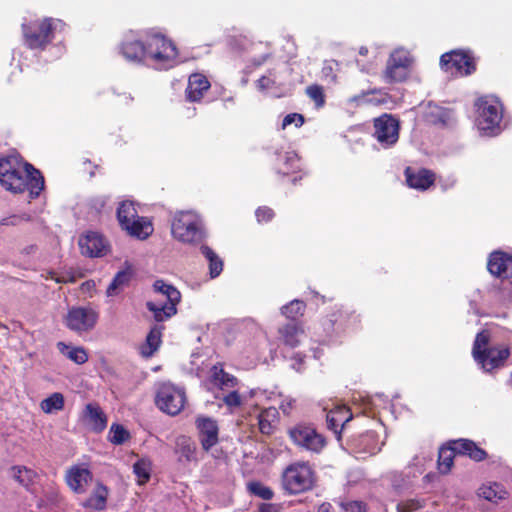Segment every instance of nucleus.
<instances>
[{"mask_svg":"<svg viewBox=\"0 0 512 512\" xmlns=\"http://www.w3.org/2000/svg\"><path fill=\"white\" fill-rule=\"evenodd\" d=\"M0 184L14 194L28 192L30 199L38 198L45 187L42 173L15 155L0 158Z\"/></svg>","mask_w":512,"mask_h":512,"instance_id":"f257e3e1","label":"nucleus"},{"mask_svg":"<svg viewBox=\"0 0 512 512\" xmlns=\"http://www.w3.org/2000/svg\"><path fill=\"white\" fill-rule=\"evenodd\" d=\"M66 23L60 19L45 17L21 25L24 43L31 50L44 51L55 39L57 32H63Z\"/></svg>","mask_w":512,"mask_h":512,"instance_id":"f03ea898","label":"nucleus"},{"mask_svg":"<svg viewBox=\"0 0 512 512\" xmlns=\"http://www.w3.org/2000/svg\"><path fill=\"white\" fill-rule=\"evenodd\" d=\"M490 332L482 330L476 334L472 355L474 360L486 372H491L502 367L510 356V349L507 346H489Z\"/></svg>","mask_w":512,"mask_h":512,"instance_id":"7ed1b4c3","label":"nucleus"},{"mask_svg":"<svg viewBox=\"0 0 512 512\" xmlns=\"http://www.w3.org/2000/svg\"><path fill=\"white\" fill-rule=\"evenodd\" d=\"M476 124L485 135L494 136L501 130L503 104L494 95H484L476 99Z\"/></svg>","mask_w":512,"mask_h":512,"instance_id":"20e7f679","label":"nucleus"},{"mask_svg":"<svg viewBox=\"0 0 512 512\" xmlns=\"http://www.w3.org/2000/svg\"><path fill=\"white\" fill-rule=\"evenodd\" d=\"M316 474L312 466L305 461L289 464L281 474L282 489L289 495H298L314 488Z\"/></svg>","mask_w":512,"mask_h":512,"instance_id":"39448f33","label":"nucleus"},{"mask_svg":"<svg viewBox=\"0 0 512 512\" xmlns=\"http://www.w3.org/2000/svg\"><path fill=\"white\" fill-rule=\"evenodd\" d=\"M178 50L172 40L159 33H147V59L156 69L174 66Z\"/></svg>","mask_w":512,"mask_h":512,"instance_id":"423d86ee","label":"nucleus"},{"mask_svg":"<svg viewBox=\"0 0 512 512\" xmlns=\"http://www.w3.org/2000/svg\"><path fill=\"white\" fill-rule=\"evenodd\" d=\"M171 232L175 239L187 244L202 241L204 233L199 216L190 211H182L175 215Z\"/></svg>","mask_w":512,"mask_h":512,"instance_id":"0eeeda50","label":"nucleus"},{"mask_svg":"<svg viewBox=\"0 0 512 512\" xmlns=\"http://www.w3.org/2000/svg\"><path fill=\"white\" fill-rule=\"evenodd\" d=\"M154 291L167 298V302L156 304L149 301L146 303L147 309L153 313V318L157 322H164L177 313V305L181 301L180 291L164 280H156L153 284Z\"/></svg>","mask_w":512,"mask_h":512,"instance_id":"6e6552de","label":"nucleus"},{"mask_svg":"<svg viewBox=\"0 0 512 512\" xmlns=\"http://www.w3.org/2000/svg\"><path fill=\"white\" fill-rule=\"evenodd\" d=\"M290 441L299 449L320 454L327 445L326 438L312 424L297 423L288 428Z\"/></svg>","mask_w":512,"mask_h":512,"instance_id":"1a4fd4ad","label":"nucleus"},{"mask_svg":"<svg viewBox=\"0 0 512 512\" xmlns=\"http://www.w3.org/2000/svg\"><path fill=\"white\" fill-rule=\"evenodd\" d=\"M99 312L92 306H73L68 309L63 322L67 329L82 336L97 325Z\"/></svg>","mask_w":512,"mask_h":512,"instance_id":"9d476101","label":"nucleus"},{"mask_svg":"<svg viewBox=\"0 0 512 512\" xmlns=\"http://www.w3.org/2000/svg\"><path fill=\"white\" fill-rule=\"evenodd\" d=\"M155 404L162 412L176 416L185 407V390L171 383H162L157 388Z\"/></svg>","mask_w":512,"mask_h":512,"instance_id":"9b49d317","label":"nucleus"},{"mask_svg":"<svg viewBox=\"0 0 512 512\" xmlns=\"http://www.w3.org/2000/svg\"><path fill=\"white\" fill-rule=\"evenodd\" d=\"M412 64L413 58L409 51L403 48L393 50L383 71L385 82L394 84L406 81L409 78Z\"/></svg>","mask_w":512,"mask_h":512,"instance_id":"f8f14e48","label":"nucleus"},{"mask_svg":"<svg viewBox=\"0 0 512 512\" xmlns=\"http://www.w3.org/2000/svg\"><path fill=\"white\" fill-rule=\"evenodd\" d=\"M440 67L452 75L468 76L476 71V61L471 51L455 49L441 55Z\"/></svg>","mask_w":512,"mask_h":512,"instance_id":"ddd939ff","label":"nucleus"},{"mask_svg":"<svg viewBox=\"0 0 512 512\" xmlns=\"http://www.w3.org/2000/svg\"><path fill=\"white\" fill-rule=\"evenodd\" d=\"M372 136L382 148H390L399 140L400 122L392 114L383 113L373 119Z\"/></svg>","mask_w":512,"mask_h":512,"instance_id":"4468645a","label":"nucleus"},{"mask_svg":"<svg viewBox=\"0 0 512 512\" xmlns=\"http://www.w3.org/2000/svg\"><path fill=\"white\" fill-rule=\"evenodd\" d=\"M359 324V315L342 305L334 306L323 320V327L328 332H344L358 327Z\"/></svg>","mask_w":512,"mask_h":512,"instance_id":"2eb2a0df","label":"nucleus"},{"mask_svg":"<svg viewBox=\"0 0 512 512\" xmlns=\"http://www.w3.org/2000/svg\"><path fill=\"white\" fill-rule=\"evenodd\" d=\"M119 53L128 62L143 63L147 59V36L144 40L138 32L129 31L119 45Z\"/></svg>","mask_w":512,"mask_h":512,"instance_id":"dca6fc26","label":"nucleus"},{"mask_svg":"<svg viewBox=\"0 0 512 512\" xmlns=\"http://www.w3.org/2000/svg\"><path fill=\"white\" fill-rule=\"evenodd\" d=\"M195 425L202 449L206 452L210 451L219 441V427L217 421L211 417L199 416L195 420Z\"/></svg>","mask_w":512,"mask_h":512,"instance_id":"f3484780","label":"nucleus"},{"mask_svg":"<svg viewBox=\"0 0 512 512\" xmlns=\"http://www.w3.org/2000/svg\"><path fill=\"white\" fill-rule=\"evenodd\" d=\"M92 479V472L89 468L84 467L83 465L71 466L65 475L67 485L77 494L85 493L88 485L92 482Z\"/></svg>","mask_w":512,"mask_h":512,"instance_id":"a211bd4d","label":"nucleus"},{"mask_svg":"<svg viewBox=\"0 0 512 512\" xmlns=\"http://www.w3.org/2000/svg\"><path fill=\"white\" fill-rule=\"evenodd\" d=\"M79 248L82 255L87 257H102L109 251L108 244L102 235L96 232H88L79 238Z\"/></svg>","mask_w":512,"mask_h":512,"instance_id":"6ab92c4d","label":"nucleus"},{"mask_svg":"<svg viewBox=\"0 0 512 512\" xmlns=\"http://www.w3.org/2000/svg\"><path fill=\"white\" fill-rule=\"evenodd\" d=\"M487 269L498 278H512V255L503 251L492 252L488 258Z\"/></svg>","mask_w":512,"mask_h":512,"instance_id":"aec40b11","label":"nucleus"},{"mask_svg":"<svg viewBox=\"0 0 512 512\" xmlns=\"http://www.w3.org/2000/svg\"><path fill=\"white\" fill-rule=\"evenodd\" d=\"M405 180L410 188L425 191L434 185L436 180L435 173L427 168L418 170L408 166L404 170Z\"/></svg>","mask_w":512,"mask_h":512,"instance_id":"412c9836","label":"nucleus"},{"mask_svg":"<svg viewBox=\"0 0 512 512\" xmlns=\"http://www.w3.org/2000/svg\"><path fill=\"white\" fill-rule=\"evenodd\" d=\"M210 87V81L204 74L192 73L188 78L187 87L185 89V99L188 102L199 103Z\"/></svg>","mask_w":512,"mask_h":512,"instance_id":"4be33fe9","label":"nucleus"},{"mask_svg":"<svg viewBox=\"0 0 512 512\" xmlns=\"http://www.w3.org/2000/svg\"><path fill=\"white\" fill-rule=\"evenodd\" d=\"M82 419L96 433L104 431L108 423L105 412L97 402L88 403L85 406L82 412Z\"/></svg>","mask_w":512,"mask_h":512,"instance_id":"5701e85b","label":"nucleus"},{"mask_svg":"<svg viewBox=\"0 0 512 512\" xmlns=\"http://www.w3.org/2000/svg\"><path fill=\"white\" fill-rule=\"evenodd\" d=\"M279 340L285 347L294 349L298 347L305 337L303 327L298 322H289L278 329Z\"/></svg>","mask_w":512,"mask_h":512,"instance_id":"b1692460","label":"nucleus"},{"mask_svg":"<svg viewBox=\"0 0 512 512\" xmlns=\"http://www.w3.org/2000/svg\"><path fill=\"white\" fill-rule=\"evenodd\" d=\"M353 415L347 406H336L326 415L327 427L340 439V434L345 425L352 419Z\"/></svg>","mask_w":512,"mask_h":512,"instance_id":"393cba45","label":"nucleus"},{"mask_svg":"<svg viewBox=\"0 0 512 512\" xmlns=\"http://www.w3.org/2000/svg\"><path fill=\"white\" fill-rule=\"evenodd\" d=\"M174 453L180 463L197 461V447L193 439L186 435H179L175 439Z\"/></svg>","mask_w":512,"mask_h":512,"instance_id":"a878e982","label":"nucleus"},{"mask_svg":"<svg viewBox=\"0 0 512 512\" xmlns=\"http://www.w3.org/2000/svg\"><path fill=\"white\" fill-rule=\"evenodd\" d=\"M451 444L454 445V450L458 452V455L467 456L475 462L484 461L488 456L484 449L470 439L460 438L451 440Z\"/></svg>","mask_w":512,"mask_h":512,"instance_id":"bb28decb","label":"nucleus"},{"mask_svg":"<svg viewBox=\"0 0 512 512\" xmlns=\"http://www.w3.org/2000/svg\"><path fill=\"white\" fill-rule=\"evenodd\" d=\"M273 169L283 176L300 172V158L294 151L278 153Z\"/></svg>","mask_w":512,"mask_h":512,"instance_id":"cd10ccee","label":"nucleus"},{"mask_svg":"<svg viewBox=\"0 0 512 512\" xmlns=\"http://www.w3.org/2000/svg\"><path fill=\"white\" fill-rule=\"evenodd\" d=\"M209 381L213 386L221 390L233 389L239 384L238 378L226 372L223 363L220 362L211 367Z\"/></svg>","mask_w":512,"mask_h":512,"instance_id":"c85d7f7f","label":"nucleus"},{"mask_svg":"<svg viewBox=\"0 0 512 512\" xmlns=\"http://www.w3.org/2000/svg\"><path fill=\"white\" fill-rule=\"evenodd\" d=\"M280 421V414L275 407L261 409L257 415V425L261 434L272 435Z\"/></svg>","mask_w":512,"mask_h":512,"instance_id":"c756f323","label":"nucleus"},{"mask_svg":"<svg viewBox=\"0 0 512 512\" xmlns=\"http://www.w3.org/2000/svg\"><path fill=\"white\" fill-rule=\"evenodd\" d=\"M130 237L138 240H146L149 238L153 231V223L148 217L139 216L134 221L130 222L123 229Z\"/></svg>","mask_w":512,"mask_h":512,"instance_id":"7c9ffc66","label":"nucleus"},{"mask_svg":"<svg viewBox=\"0 0 512 512\" xmlns=\"http://www.w3.org/2000/svg\"><path fill=\"white\" fill-rule=\"evenodd\" d=\"M352 101L357 105L386 106L392 97L381 89H372L355 95Z\"/></svg>","mask_w":512,"mask_h":512,"instance_id":"2f4dec72","label":"nucleus"},{"mask_svg":"<svg viewBox=\"0 0 512 512\" xmlns=\"http://www.w3.org/2000/svg\"><path fill=\"white\" fill-rule=\"evenodd\" d=\"M9 474L15 482L27 491L30 490L38 478V473L34 469L24 465H13L9 469Z\"/></svg>","mask_w":512,"mask_h":512,"instance_id":"473e14b6","label":"nucleus"},{"mask_svg":"<svg viewBox=\"0 0 512 512\" xmlns=\"http://www.w3.org/2000/svg\"><path fill=\"white\" fill-rule=\"evenodd\" d=\"M108 495V488L99 482L91 495L83 502L82 505L90 510L103 511L107 505Z\"/></svg>","mask_w":512,"mask_h":512,"instance_id":"72a5a7b5","label":"nucleus"},{"mask_svg":"<svg viewBox=\"0 0 512 512\" xmlns=\"http://www.w3.org/2000/svg\"><path fill=\"white\" fill-rule=\"evenodd\" d=\"M57 348L61 354L78 365L86 363L89 359L87 350L82 346L73 347L64 342H58Z\"/></svg>","mask_w":512,"mask_h":512,"instance_id":"f704fd0d","label":"nucleus"},{"mask_svg":"<svg viewBox=\"0 0 512 512\" xmlns=\"http://www.w3.org/2000/svg\"><path fill=\"white\" fill-rule=\"evenodd\" d=\"M458 452L454 450V445L451 441L446 446H442L438 453V470L441 474H447L451 471L454 464V458Z\"/></svg>","mask_w":512,"mask_h":512,"instance_id":"c9c22d12","label":"nucleus"},{"mask_svg":"<svg viewBox=\"0 0 512 512\" xmlns=\"http://www.w3.org/2000/svg\"><path fill=\"white\" fill-rule=\"evenodd\" d=\"M133 273L130 268L121 270L116 273L111 283L107 287L108 296L118 295L125 287H127L132 279Z\"/></svg>","mask_w":512,"mask_h":512,"instance_id":"e433bc0d","label":"nucleus"},{"mask_svg":"<svg viewBox=\"0 0 512 512\" xmlns=\"http://www.w3.org/2000/svg\"><path fill=\"white\" fill-rule=\"evenodd\" d=\"M139 217L134 202L122 201L117 208V220L121 229Z\"/></svg>","mask_w":512,"mask_h":512,"instance_id":"4c0bfd02","label":"nucleus"},{"mask_svg":"<svg viewBox=\"0 0 512 512\" xmlns=\"http://www.w3.org/2000/svg\"><path fill=\"white\" fill-rule=\"evenodd\" d=\"M200 251L209 263V275L211 278L218 277L223 271V261L219 255L209 246L202 245Z\"/></svg>","mask_w":512,"mask_h":512,"instance_id":"58836bf2","label":"nucleus"},{"mask_svg":"<svg viewBox=\"0 0 512 512\" xmlns=\"http://www.w3.org/2000/svg\"><path fill=\"white\" fill-rule=\"evenodd\" d=\"M164 326L155 325L153 326L146 337L145 346L142 350V354L146 357L152 356L160 347L162 330Z\"/></svg>","mask_w":512,"mask_h":512,"instance_id":"ea45409f","label":"nucleus"},{"mask_svg":"<svg viewBox=\"0 0 512 512\" xmlns=\"http://www.w3.org/2000/svg\"><path fill=\"white\" fill-rule=\"evenodd\" d=\"M479 495L485 500L498 502L499 500L507 498L508 492L501 484L494 482L480 487Z\"/></svg>","mask_w":512,"mask_h":512,"instance_id":"a19ab883","label":"nucleus"},{"mask_svg":"<svg viewBox=\"0 0 512 512\" xmlns=\"http://www.w3.org/2000/svg\"><path fill=\"white\" fill-rule=\"evenodd\" d=\"M305 309L306 304L304 301L294 299L281 308V313L286 318L292 320L291 322H296L298 317L303 316Z\"/></svg>","mask_w":512,"mask_h":512,"instance_id":"79ce46f5","label":"nucleus"},{"mask_svg":"<svg viewBox=\"0 0 512 512\" xmlns=\"http://www.w3.org/2000/svg\"><path fill=\"white\" fill-rule=\"evenodd\" d=\"M65 400L64 396L60 392H55L49 397L43 399L40 403V407L45 413H52L53 411H59L64 408Z\"/></svg>","mask_w":512,"mask_h":512,"instance_id":"37998d69","label":"nucleus"},{"mask_svg":"<svg viewBox=\"0 0 512 512\" xmlns=\"http://www.w3.org/2000/svg\"><path fill=\"white\" fill-rule=\"evenodd\" d=\"M109 441L114 445H122L130 439V433L123 425L113 423L109 431Z\"/></svg>","mask_w":512,"mask_h":512,"instance_id":"c03bdc74","label":"nucleus"},{"mask_svg":"<svg viewBox=\"0 0 512 512\" xmlns=\"http://www.w3.org/2000/svg\"><path fill=\"white\" fill-rule=\"evenodd\" d=\"M247 487L251 494L263 500H271L274 496L273 490L260 481L249 482Z\"/></svg>","mask_w":512,"mask_h":512,"instance_id":"a18cd8bd","label":"nucleus"},{"mask_svg":"<svg viewBox=\"0 0 512 512\" xmlns=\"http://www.w3.org/2000/svg\"><path fill=\"white\" fill-rule=\"evenodd\" d=\"M426 506L424 499L412 498L400 501L396 505L397 512H416Z\"/></svg>","mask_w":512,"mask_h":512,"instance_id":"49530a36","label":"nucleus"},{"mask_svg":"<svg viewBox=\"0 0 512 512\" xmlns=\"http://www.w3.org/2000/svg\"><path fill=\"white\" fill-rule=\"evenodd\" d=\"M306 95L314 101L316 107H323L325 104V94L322 86L318 84L309 85L306 88Z\"/></svg>","mask_w":512,"mask_h":512,"instance_id":"de8ad7c7","label":"nucleus"},{"mask_svg":"<svg viewBox=\"0 0 512 512\" xmlns=\"http://www.w3.org/2000/svg\"><path fill=\"white\" fill-rule=\"evenodd\" d=\"M133 472L137 476L139 484H145L150 479V465L145 460H138L134 463Z\"/></svg>","mask_w":512,"mask_h":512,"instance_id":"09e8293b","label":"nucleus"},{"mask_svg":"<svg viewBox=\"0 0 512 512\" xmlns=\"http://www.w3.org/2000/svg\"><path fill=\"white\" fill-rule=\"evenodd\" d=\"M337 67H338V62L335 60L324 61L323 67L321 69L322 78L330 83H336Z\"/></svg>","mask_w":512,"mask_h":512,"instance_id":"8fccbe9b","label":"nucleus"},{"mask_svg":"<svg viewBox=\"0 0 512 512\" xmlns=\"http://www.w3.org/2000/svg\"><path fill=\"white\" fill-rule=\"evenodd\" d=\"M340 512H368V506L360 500H348L340 503Z\"/></svg>","mask_w":512,"mask_h":512,"instance_id":"3c124183","label":"nucleus"},{"mask_svg":"<svg viewBox=\"0 0 512 512\" xmlns=\"http://www.w3.org/2000/svg\"><path fill=\"white\" fill-rule=\"evenodd\" d=\"M255 216L259 223H268L275 217V212L269 206H260L256 209Z\"/></svg>","mask_w":512,"mask_h":512,"instance_id":"603ef678","label":"nucleus"},{"mask_svg":"<svg viewBox=\"0 0 512 512\" xmlns=\"http://www.w3.org/2000/svg\"><path fill=\"white\" fill-rule=\"evenodd\" d=\"M305 122V118L300 113H289L287 114L282 121V128L285 129L291 124H294L296 127H301Z\"/></svg>","mask_w":512,"mask_h":512,"instance_id":"864d4df0","label":"nucleus"},{"mask_svg":"<svg viewBox=\"0 0 512 512\" xmlns=\"http://www.w3.org/2000/svg\"><path fill=\"white\" fill-rule=\"evenodd\" d=\"M223 402L230 408H237L242 404V397L237 390H233L223 397Z\"/></svg>","mask_w":512,"mask_h":512,"instance_id":"5fc2aeb1","label":"nucleus"},{"mask_svg":"<svg viewBox=\"0 0 512 512\" xmlns=\"http://www.w3.org/2000/svg\"><path fill=\"white\" fill-rule=\"evenodd\" d=\"M275 84V81L268 76H261L256 81V86L260 91H265L271 88Z\"/></svg>","mask_w":512,"mask_h":512,"instance_id":"6e6d98bb","label":"nucleus"},{"mask_svg":"<svg viewBox=\"0 0 512 512\" xmlns=\"http://www.w3.org/2000/svg\"><path fill=\"white\" fill-rule=\"evenodd\" d=\"M19 220L29 221L30 217L28 215L12 216V217H9L7 219H4L1 224H3V225H16Z\"/></svg>","mask_w":512,"mask_h":512,"instance_id":"4d7b16f0","label":"nucleus"},{"mask_svg":"<svg viewBox=\"0 0 512 512\" xmlns=\"http://www.w3.org/2000/svg\"><path fill=\"white\" fill-rule=\"evenodd\" d=\"M305 358L306 355L300 352H297L292 356V359L295 361L294 367L297 365V370H299L304 364Z\"/></svg>","mask_w":512,"mask_h":512,"instance_id":"13d9d810","label":"nucleus"},{"mask_svg":"<svg viewBox=\"0 0 512 512\" xmlns=\"http://www.w3.org/2000/svg\"><path fill=\"white\" fill-rule=\"evenodd\" d=\"M375 433L374 432H367L361 436V439L363 442H372L375 441Z\"/></svg>","mask_w":512,"mask_h":512,"instance_id":"bf43d9fd","label":"nucleus"},{"mask_svg":"<svg viewBox=\"0 0 512 512\" xmlns=\"http://www.w3.org/2000/svg\"><path fill=\"white\" fill-rule=\"evenodd\" d=\"M332 506L330 503H322L318 507V512H331Z\"/></svg>","mask_w":512,"mask_h":512,"instance_id":"052dcab7","label":"nucleus"},{"mask_svg":"<svg viewBox=\"0 0 512 512\" xmlns=\"http://www.w3.org/2000/svg\"><path fill=\"white\" fill-rule=\"evenodd\" d=\"M359 54L366 56L368 54V48L367 47H360Z\"/></svg>","mask_w":512,"mask_h":512,"instance_id":"680f3d73","label":"nucleus"},{"mask_svg":"<svg viewBox=\"0 0 512 512\" xmlns=\"http://www.w3.org/2000/svg\"><path fill=\"white\" fill-rule=\"evenodd\" d=\"M301 179H302V175H300L299 177H294V178L292 179V183H293L294 185H296V184H297V182H298L299 180H301Z\"/></svg>","mask_w":512,"mask_h":512,"instance_id":"e2e57ef3","label":"nucleus"},{"mask_svg":"<svg viewBox=\"0 0 512 512\" xmlns=\"http://www.w3.org/2000/svg\"><path fill=\"white\" fill-rule=\"evenodd\" d=\"M1 329L6 330V331H7V333L9 332V328H8L5 324H3V323H1V322H0V330H1Z\"/></svg>","mask_w":512,"mask_h":512,"instance_id":"0e129e2a","label":"nucleus"},{"mask_svg":"<svg viewBox=\"0 0 512 512\" xmlns=\"http://www.w3.org/2000/svg\"><path fill=\"white\" fill-rule=\"evenodd\" d=\"M55 281L57 283H66L67 282V280H65L64 278H55Z\"/></svg>","mask_w":512,"mask_h":512,"instance_id":"69168bd1","label":"nucleus"},{"mask_svg":"<svg viewBox=\"0 0 512 512\" xmlns=\"http://www.w3.org/2000/svg\"><path fill=\"white\" fill-rule=\"evenodd\" d=\"M266 507L270 508V507H271V505H263V506L261 507V512H266Z\"/></svg>","mask_w":512,"mask_h":512,"instance_id":"338daca9","label":"nucleus"},{"mask_svg":"<svg viewBox=\"0 0 512 512\" xmlns=\"http://www.w3.org/2000/svg\"><path fill=\"white\" fill-rule=\"evenodd\" d=\"M83 286H90V282L83 283Z\"/></svg>","mask_w":512,"mask_h":512,"instance_id":"774afa93","label":"nucleus"}]
</instances>
